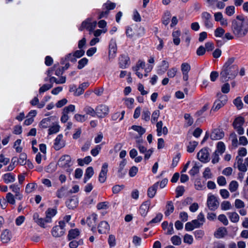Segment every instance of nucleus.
I'll return each instance as SVG.
<instances>
[{"instance_id":"obj_1","label":"nucleus","mask_w":248,"mask_h":248,"mask_svg":"<svg viewBox=\"0 0 248 248\" xmlns=\"http://www.w3.org/2000/svg\"><path fill=\"white\" fill-rule=\"evenodd\" d=\"M235 60L234 57L229 58L223 66L220 74V79L222 82L227 81L229 79L234 78L237 75L238 66L233 64Z\"/></svg>"},{"instance_id":"obj_2","label":"nucleus","mask_w":248,"mask_h":248,"mask_svg":"<svg viewBox=\"0 0 248 248\" xmlns=\"http://www.w3.org/2000/svg\"><path fill=\"white\" fill-rule=\"evenodd\" d=\"M232 31L237 38L244 37L248 32V19L243 16H238L232 24Z\"/></svg>"},{"instance_id":"obj_3","label":"nucleus","mask_w":248,"mask_h":248,"mask_svg":"<svg viewBox=\"0 0 248 248\" xmlns=\"http://www.w3.org/2000/svg\"><path fill=\"white\" fill-rule=\"evenodd\" d=\"M218 99L216 100L212 107L211 112H216L223 107L228 101L227 96L219 93L217 94Z\"/></svg>"},{"instance_id":"obj_4","label":"nucleus","mask_w":248,"mask_h":248,"mask_svg":"<svg viewBox=\"0 0 248 248\" xmlns=\"http://www.w3.org/2000/svg\"><path fill=\"white\" fill-rule=\"evenodd\" d=\"M65 223L64 221L59 222V225L54 226L51 232L52 235L55 237L62 236L65 233Z\"/></svg>"},{"instance_id":"obj_5","label":"nucleus","mask_w":248,"mask_h":248,"mask_svg":"<svg viewBox=\"0 0 248 248\" xmlns=\"http://www.w3.org/2000/svg\"><path fill=\"white\" fill-rule=\"evenodd\" d=\"M219 204V202L215 196L211 194L208 195L207 205L210 210H216L218 207Z\"/></svg>"},{"instance_id":"obj_6","label":"nucleus","mask_w":248,"mask_h":248,"mask_svg":"<svg viewBox=\"0 0 248 248\" xmlns=\"http://www.w3.org/2000/svg\"><path fill=\"white\" fill-rule=\"evenodd\" d=\"M244 122V119L243 117H238L233 122V128L239 135H241L244 133V129L242 127Z\"/></svg>"},{"instance_id":"obj_7","label":"nucleus","mask_w":248,"mask_h":248,"mask_svg":"<svg viewBox=\"0 0 248 248\" xmlns=\"http://www.w3.org/2000/svg\"><path fill=\"white\" fill-rule=\"evenodd\" d=\"M71 164V159L69 155H62L59 160L58 162V165L64 169H67V171L71 170L69 169Z\"/></svg>"},{"instance_id":"obj_8","label":"nucleus","mask_w":248,"mask_h":248,"mask_svg":"<svg viewBox=\"0 0 248 248\" xmlns=\"http://www.w3.org/2000/svg\"><path fill=\"white\" fill-rule=\"evenodd\" d=\"M96 24V21L92 22V19L89 18L82 22L79 28V30L82 31L86 29L90 31V33H91V32L95 28Z\"/></svg>"},{"instance_id":"obj_9","label":"nucleus","mask_w":248,"mask_h":248,"mask_svg":"<svg viewBox=\"0 0 248 248\" xmlns=\"http://www.w3.org/2000/svg\"><path fill=\"white\" fill-rule=\"evenodd\" d=\"M109 109L108 106L101 104L96 107V116L99 118L106 117L109 113Z\"/></svg>"},{"instance_id":"obj_10","label":"nucleus","mask_w":248,"mask_h":248,"mask_svg":"<svg viewBox=\"0 0 248 248\" xmlns=\"http://www.w3.org/2000/svg\"><path fill=\"white\" fill-rule=\"evenodd\" d=\"M197 158L203 163L208 162L209 160V153L207 148L202 149L197 154Z\"/></svg>"},{"instance_id":"obj_11","label":"nucleus","mask_w":248,"mask_h":248,"mask_svg":"<svg viewBox=\"0 0 248 248\" xmlns=\"http://www.w3.org/2000/svg\"><path fill=\"white\" fill-rule=\"evenodd\" d=\"M211 15L207 12H204L202 14V19L204 26L207 28H212L213 24L211 21Z\"/></svg>"},{"instance_id":"obj_12","label":"nucleus","mask_w":248,"mask_h":248,"mask_svg":"<svg viewBox=\"0 0 248 248\" xmlns=\"http://www.w3.org/2000/svg\"><path fill=\"white\" fill-rule=\"evenodd\" d=\"M97 215L92 214L87 217L86 219V223L89 227L91 228V230L94 232L96 230V222L97 220Z\"/></svg>"},{"instance_id":"obj_13","label":"nucleus","mask_w":248,"mask_h":248,"mask_svg":"<svg viewBox=\"0 0 248 248\" xmlns=\"http://www.w3.org/2000/svg\"><path fill=\"white\" fill-rule=\"evenodd\" d=\"M163 123L160 121L157 122L156 124L157 135L158 137L162 135H166L168 133V129L166 126H163Z\"/></svg>"},{"instance_id":"obj_14","label":"nucleus","mask_w":248,"mask_h":248,"mask_svg":"<svg viewBox=\"0 0 248 248\" xmlns=\"http://www.w3.org/2000/svg\"><path fill=\"white\" fill-rule=\"evenodd\" d=\"M108 164L107 163L103 164L100 174L99 175V181L101 183H104L107 179V174L108 172Z\"/></svg>"},{"instance_id":"obj_15","label":"nucleus","mask_w":248,"mask_h":248,"mask_svg":"<svg viewBox=\"0 0 248 248\" xmlns=\"http://www.w3.org/2000/svg\"><path fill=\"white\" fill-rule=\"evenodd\" d=\"M224 136V132L222 130L219 129H214L210 136V138L212 140H219L223 138Z\"/></svg>"},{"instance_id":"obj_16","label":"nucleus","mask_w":248,"mask_h":248,"mask_svg":"<svg viewBox=\"0 0 248 248\" xmlns=\"http://www.w3.org/2000/svg\"><path fill=\"white\" fill-rule=\"evenodd\" d=\"M33 220L40 227L45 228V224L46 223H50L51 222L46 221V217L45 218L40 217L39 215L37 213H35L33 215Z\"/></svg>"},{"instance_id":"obj_17","label":"nucleus","mask_w":248,"mask_h":248,"mask_svg":"<svg viewBox=\"0 0 248 248\" xmlns=\"http://www.w3.org/2000/svg\"><path fill=\"white\" fill-rule=\"evenodd\" d=\"M235 165H237V168L239 170L243 172H245L247 171V168L246 166L245 162L243 163V159L241 157L236 156Z\"/></svg>"},{"instance_id":"obj_18","label":"nucleus","mask_w":248,"mask_h":248,"mask_svg":"<svg viewBox=\"0 0 248 248\" xmlns=\"http://www.w3.org/2000/svg\"><path fill=\"white\" fill-rule=\"evenodd\" d=\"M62 135H59L55 140L54 147L55 150H59L65 146V142L62 140Z\"/></svg>"},{"instance_id":"obj_19","label":"nucleus","mask_w":248,"mask_h":248,"mask_svg":"<svg viewBox=\"0 0 248 248\" xmlns=\"http://www.w3.org/2000/svg\"><path fill=\"white\" fill-rule=\"evenodd\" d=\"M11 239V233L8 229L4 230L1 235L0 240L3 243H7L9 242Z\"/></svg>"},{"instance_id":"obj_20","label":"nucleus","mask_w":248,"mask_h":248,"mask_svg":"<svg viewBox=\"0 0 248 248\" xmlns=\"http://www.w3.org/2000/svg\"><path fill=\"white\" fill-rule=\"evenodd\" d=\"M150 206V202L149 201H145L141 205L140 208V211L142 216L145 217L147 215L149 211Z\"/></svg>"},{"instance_id":"obj_21","label":"nucleus","mask_w":248,"mask_h":248,"mask_svg":"<svg viewBox=\"0 0 248 248\" xmlns=\"http://www.w3.org/2000/svg\"><path fill=\"white\" fill-rule=\"evenodd\" d=\"M117 52V46L115 42L111 43L109 46L108 58L109 60L114 58Z\"/></svg>"},{"instance_id":"obj_22","label":"nucleus","mask_w":248,"mask_h":248,"mask_svg":"<svg viewBox=\"0 0 248 248\" xmlns=\"http://www.w3.org/2000/svg\"><path fill=\"white\" fill-rule=\"evenodd\" d=\"M215 20L216 21L220 22L222 26H227L228 25V21L226 19L223 17V15L220 12H217L214 14Z\"/></svg>"},{"instance_id":"obj_23","label":"nucleus","mask_w":248,"mask_h":248,"mask_svg":"<svg viewBox=\"0 0 248 248\" xmlns=\"http://www.w3.org/2000/svg\"><path fill=\"white\" fill-rule=\"evenodd\" d=\"M227 234V231L225 227L219 228L214 233L216 238L219 239L224 237Z\"/></svg>"},{"instance_id":"obj_24","label":"nucleus","mask_w":248,"mask_h":248,"mask_svg":"<svg viewBox=\"0 0 248 248\" xmlns=\"http://www.w3.org/2000/svg\"><path fill=\"white\" fill-rule=\"evenodd\" d=\"M10 188L15 193V197L17 199L21 200L22 199L23 196L20 193V187L17 185H11L10 186Z\"/></svg>"},{"instance_id":"obj_25","label":"nucleus","mask_w":248,"mask_h":248,"mask_svg":"<svg viewBox=\"0 0 248 248\" xmlns=\"http://www.w3.org/2000/svg\"><path fill=\"white\" fill-rule=\"evenodd\" d=\"M98 232L100 233H105L109 229V226L107 221H101L98 226Z\"/></svg>"},{"instance_id":"obj_26","label":"nucleus","mask_w":248,"mask_h":248,"mask_svg":"<svg viewBox=\"0 0 248 248\" xmlns=\"http://www.w3.org/2000/svg\"><path fill=\"white\" fill-rule=\"evenodd\" d=\"M78 198H73L68 200L66 202V206L69 209H73L77 207L78 205Z\"/></svg>"},{"instance_id":"obj_27","label":"nucleus","mask_w":248,"mask_h":248,"mask_svg":"<svg viewBox=\"0 0 248 248\" xmlns=\"http://www.w3.org/2000/svg\"><path fill=\"white\" fill-rule=\"evenodd\" d=\"M88 83H83L80 84L78 88H76L74 95L76 96H79L83 94L85 89L88 86Z\"/></svg>"},{"instance_id":"obj_28","label":"nucleus","mask_w":248,"mask_h":248,"mask_svg":"<svg viewBox=\"0 0 248 248\" xmlns=\"http://www.w3.org/2000/svg\"><path fill=\"white\" fill-rule=\"evenodd\" d=\"M119 61L120 68L124 69L126 68L129 64V58L126 56H122Z\"/></svg>"},{"instance_id":"obj_29","label":"nucleus","mask_w":248,"mask_h":248,"mask_svg":"<svg viewBox=\"0 0 248 248\" xmlns=\"http://www.w3.org/2000/svg\"><path fill=\"white\" fill-rule=\"evenodd\" d=\"M57 213L56 209L48 208L46 212V217L47 222H51L52 217H54Z\"/></svg>"},{"instance_id":"obj_30","label":"nucleus","mask_w":248,"mask_h":248,"mask_svg":"<svg viewBox=\"0 0 248 248\" xmlns=\"http://www.w3.org/2000/svg\"><path fill=\"white\" fill-rule=\"evenodd\" d=\"M158 184L159 183L157 182L148 188L147 191V195L149 198H152L155 196L158 186Z\"/></svg>"},{"instance_id":"obj_31","label":"nucleus","mask_w":248,"mask_h":248,"mask_svg":"<svg viewBox=\"0 0 248 248\" xmlns=\"http://www.w3.org/2000/svg\"><path fill=\"white\" fill-rule=\"evenodd\" d=\"M37 188V184L35 183H29L27 185L25 192L27 194H30L34 192Z\"/></svg>"},{"instance_id":"obj_32","label":"nucleus","mask_w":248,"mask_h":248,"mask_svg":"<svg viewBox=\"0 0 248 248\" xmlns=\"http://www.w3.org/2000/svg\"><path fill=\"white\" fill-rule=\"evenodd\" d=\"M55 117H50L43 119L40 123V126L43 128H46L50 124V121L51 119L53 120H55Z\"/></svg>"},{"instance_id":"obj_33","label":"nucleus","mask_w":248,"mask_h":248,"mask_svg":"<svg viewBox=\"0 0 248 248\" xmlns=\"http://www.w3.org/2000/svg\"><path fill=\"white\" fill-rule=\"evenodd\" d=\"M94 171L93 167H89L87 168L86 170V172L85 174V176L84 178V182L85 183L87 181L92 177L93 175Z\"/></svg>"},{"instance_id":"obj_34","label":"nucleus","mask_w":248,"mask_h":248,"mask_svg":"<svg viewBox=\"0 0 248 248\" xmlns=\"http://www.w3.org/2000/svg\"><path fill=\"white\" fill-rule=\"evenodd\" d=\"M227 215L232 222L237 223L239 220V216L235 212H229L227 213Z\"/></svg>"},{"instance_id":"obj_35","label":"nucleus","mask_w":248,"mask_h":248,"mask_svg":"<svg viewBox=\"0 0 248 248\" xmlns=\"http://www.w3.org/2000/svg\"><path fill=\"white\" fill-rule=\"evenodd\" d=\"M84 111L85 112V114L91 115L93 117H94L96 115V108L94 109L92 107L89 106H86L83 109Z\"/></svg>"},{"instance_id":"obj_36","label":"nucleus","mask_w":248,"mask_h":248,"mask_svg":"<svg viewBox=\"0 0 248 248\" xmlns=\"http://www.w3.org/2000/svg\"><path fill=\"white\" fill-rule=\"evenodd\" d=\"M3 179L6 184L13 183L15 181V177L10 173H7L3 175Z\"/></svg>"},{"instance_id":"obj_37","label":"nucleus","mask_w":248,"mask_h":248,"mask_svg":"<svg viewBox=\"0 0 248 248\" xmlns=\"http://www.w3.org/2000/svg\"><path fill=\"white\" fill-rule=\"evenodd\" d=\"M166 210L165 212V215L166 216H169L171 213H172L174 209L173 203L171 201H169L167 202L166 206Z\"/></svg>"},{"instance_id":"obj_38","label":"nucleus","mask_w":248,"mask_h":248,"mask_svg":"<svg viewBox=\"0 0 248 248\" xmlns=\"http://www.w3.org/2000/svg\"><path fill=\"white\" fill-rule=\"evenodd\" d=\"M126 164L125 159H123L120 163L119 169L118 170L119 176L123 177L126 173V171L124 170V168Z\"/></svg>"},{"instance_id":"obj_39","label":"nucleus","mask_w":248,"mask_h":248,"mask_svg":"<svg viewBox=\"0 0 248 248\" xmlns=\"http://www.w3.org/2000/svg\"><path fill=\"white\" fill-rule=\"evenodd\" d=\"M169 67V63L165 60H163L158 69V73H164Z\"/></svg>"},{"instance_id":"obj_40","label":"nucleus","mask_w":248,"mask_h":248,"mask_svg":"<svg viewBox=\"0 0 248 248\" xmlns=\"http://www.w3.org/2000/svg\"><path fill=\"white\" fill-rule=\"evenodd\" d=\"M225 145L224 143L222 141H219L217 143V149L215 151V152L219 154L220 155H222L225 151Z\"/></svg>"},{"instance_id":"obj_41","label":"nucleus","mask_w":248,"mask_h":248,"mask_svg":"<svg viewBox=\"0 0 248 248\" xmlns=\"http://www.w3.org/2000/svg\"><path fill=\"white\" fill-rule=\"evenodd\" d=\"M230 139L232 141V145L235 148L237 147L239 143L236 134L234 132L230 134Z\"/></svg>"},{"instance_id":"obj_42","label":"nucleus","mask_w":248,"mask_h":248,"mask_svg":"<svg viewBox=\"0 0 248 248\" xmlns=\"http://www.w3.org/2000/svg\"><path fill=\"white\" fill-rule=\"evenodd\" d=\"M57 197L58 198H62L67 196V189L64 187H62L56 192Z\"/></svg>"},{"instance_id":"obj_43","label":"nucleus","mask_w":248,"mask_h":248,"mask_svg":"<svg viewBox=\"0 0 248 248\" xmlns=\"http://www.w3.org/2000/svg\"><path fill=\"white\" fill-rule=\"evenodd\" d=\"M79 234V231L77 229H72L69 231L68 235L69 240L75 238Z\"/></svg>"},{"instance_id":"obj_44","label":"nucleus","mask_w":248,"mask_h":248,"mask_svg":"<svg viewBox=\"0 0 248 248\" xmlns=\"http://www.w3.org/2000/svg\"><path fill=\"white\" fill-rule=\"evenodd\" d=\"M74 118L78 122L83 123L87 120L88 116L86 114H76L74 115Z\"/></svg>"},{"instance_id":"obj_45","label":"nucleus","mask_w":248,"mask_h":248,"mask_svg":"<svg viewBox=\"0 0 248 248\" xmlns=\"http://www.w3.org/2000/svg\"><path fill=\"white\" fill-rule=\"evenodd\" d=\"M220 207L221 210L227 211L230 210L232 208V205L229 201H224L221 202Z\"/></svg>"},{"instance_id":"obj_46","label":"nucleus","mask_w":248,"mask_h":248,"mask_svg":"<svg viewBox=\"0 0 248 248\" xmlns=\"http://www.w3.org/2000/svg\"><path fill=\"white\" fill-rule=\"evenodd\" d=\"M238 187V184L236 181H232L229 185V189L231 192L236 191Z\"/></svg>"},{"instance_id":"obj_47","label":"nucleus","mask_w":248,"mask_h":248,"mask_svg":"<svg viewBox=\"0 0 248 248\" xmlns=\"http://www.w3.org/2000/svg\"><path fill=\"white\" fill-rule=\"evenodd\" d=\"M184 118L186 121V126L188 127L193 124V119L191 117L190 114L186 113L184 115Z\"/></svg>"},{"instance_id":"obj_48","label":"nucleus","mask_w":248,"mask_h":248,"mask_svg":"<svg viewBox=\"0 0 248 248\" xmlns=\"http://www.w3.org/2000/svg\"><path fill=\"white\" fill-rule=\"evenodd\" d=\"M92 160V159L90 156H86L83 159H78V164L80 166H83L84 164H88L90 163Z\"/></svg>"},{"instance_id":"obj_49","label":"nucleus","mask_w":248,"mask_h":248,"mask_svg":"<svg viewBox=\"0 0 248 248\" xmlns=\"http://www.w3.org/2000/svg\"><path fill=\"white\" fill-rule=\"evenodd\" d=\"M198 144V142L196 141H190L187 147V152L189 153L193 152Z\"/></svg>"},{"instance_id":"obj_50","label":"nucleus","mask_w":248,"mask_h":248,"mask_svg":"<svg viewBox=\"0 0 248 248\" xmlns=\"http://www.w3.org/2000/svg\"><path fill=\"white\" fill-rule=\"evenodd\" d=\"M60 125L58 124H55L51 126L48 129V134L51 135L56 133L59 131Z\"/></svg>"},{"instance_id":"obj_51","label":"nucleus","mask_w":248,"mask_h":248,"mask_svg":"<svg viewBox=\"0 0 248 248\" xmlns=\"http://www.w3.org/2000/svg\"><path fill=\"white\" fill-rule=\"evenodd\" d=\"M131 129L138 132V133L140 136L143 135L146 131L145 128H143L141 126L139 125H132L131 127Z\"/></svg>"},{"instance_id":"obj_52","label":"nucleus","mask_w":248,"mask_h":248,"mask_svg":"<svg viewBox=\"0 0 248 248\" xmlns=\"http://www.w3.org/2000/svg\"><path fill=\"white\" fill-rule=\"evenodd\" d=\"M214 33L216 37L223 38L225 33V30L221 27H218L215 30Z\"/></svg>"},{"instance_id":"obj_53","label":"nucleus","mask_w":248,"mask_h":248,"mask_svg":"<svg viewBox=\"0 0 248 248\" xmlns=\"http://www.w3.org/2000/svg\"><path fill=\"white\" fill-rule=\"evenodd\" d=\"M145 67V62L139 61L135 67H133V69L134 71L137 72V71L143 70Z\"/></svg>"},{"instance_id":"obj_54","label":"nucleus","mask_w":248,"mask_h":248,"mask_svg":"<svg viewBox=\"0 0 248 248\" xmlns=\"http://www.w3.org/2000/svg\"><path fill=\"white\" fill-rule=\"evenodd\" d=\"M234 206L236 209H241L245 207V204L241 200L237 199L235 200Z\"/></svg>"},{"instance_id":"obj_55","label":"nucleus","mask_w":248,"mask_h":248,"mask_svg":"<svg viewBox=\"0 0 248 248\" xmlns=\"http://www.w3.org/2000/svg\"><path fill=\"white\" fill-rule=\"evenodd\" d=\"M6 201L7 202L11 204H15L16 203V201L15 199L14 196L10 192H9L7 194L6 196Z\"/></svg>"},{"instance_id":"obj_56","label":"nucleus","mask_w":248,"mask_h":248,"mask_svg":"<svg viewBox=\"0 0 248 248\" xmlns=\"http://www.w3.org/2000/svg\"><path fill=\"white\" fill-rule=\"evenodd\" d=\"M190 70V66L188 63H183L181 64V71L182 73H188Z\"/></svg>"},{"instance_id":"obj_57","label":"nucleus","mask_w":248,"mask_h":248,"mask_svg":"<svg viewBox=\"0 0 248 248\" xmlns=\"http://www.w3.org/2000/svg\"><path fill=\"white\" fill-rule=\"evenodd\" d=\"M233 103L238 109L242 108L243 104L240 97H237L233 101Z\"/></svg>"},{"instance_id":"obj_58","label":"nucleus","mask_w":248,"mask_h":248,"mask_svg":"<svg viewBox=\"0 0 248 248\" xmlns=\"http://www.w3.org/2000/svg\"><path fill=\"white\" fill-rule=\"evenodd\" d=\"M200 167L198 166L197 163H195L194 166L189 171V173L191 176H195L196 174L199 172Z\"/></svg>"},{"instance_id":"obj_59","label":"nucleus","mask_w":248,"mask_h":248,"mask_svg":"<svg viewBox=\"0 0 248 248\" xmlns=\"http://www.w3.org/2000/svg\"><path fill=\"white\" fill-rule=\"evenodd\" d=\"M27 155L25 154H21L18 159V162L21 165H24L26 163Z\"/></svg>"},{"instance_id":"obj_60","label":"nucleus","mask_w":248,"mask_h":248,"mask_svg":"<svg viewBox=\"0 0 248 248\" xmlns=\"http://www.w3.org/2000/svg\"><path fill=\"white\" fill-rule=\"evenodd\" d=\"M160 115V111L158 110H155L154 111L152 115L151 122L152 123H154L157 122V119Z\"/></svg>"},{"instance_id":"obj_61","label":"nucleus","mask_w":248,"mask_h":248,"mask_svg":"<svg viewBox=\"0 0 248 248\" xmlns=\"http://www.w3.org/2000/svg\"><path fill=\"white\" fill-rule=\"evenodd\" d=\"M142 118L146 122L149 121L150 119V112L148 109H145L143 111Z\"/></svg>"},{"instance_id":"obj_62","label":"nucleus","mask_w":248,"mask_h":248,"mask_svg":"<svg viewBox=\"0 0 248 248\" xmlns=\"http://www.w3.org/2000/svg\"><path fill=\"white\" fill-rule=\"evenodd\" d=\"M108 243L110 247H114L116 245V238L114 235L110 234L109 235Z\"/></svg>"},{"instance_id":"obj_63","label":"nucleus","mask_w":248,"mask_h":248,"mask_svg":"<svg viewBox=\"0 0 248 248\" xmlns=\"http://www.w3.org/2000/svg\"><path fill=\"white\" fill-rule=\"evenodd\" d=\"M21 143V140L20 139L17 140L14 143V147L16 149V150L18 153H20L22 151V148L20 146Z\"/></svg>"},{"instance_id":"obj_64","label":"nucleus","mask_w":248,"mask_h":248,"mask_svg":"<svg viewBox=\"0 0 248 248\" xmlns=\"http://www.w3.org/2000/svg\"><path fill=\"white\" fill-rule=\"evenodd\" d=\"M208 104H205L199 110L197 111L196 113V115L197 116H200L203 114V113L206 111L208 108Z\"/></svg>"}]
</instances>
